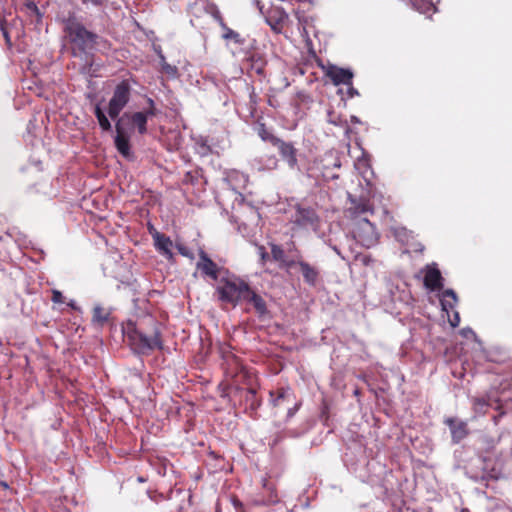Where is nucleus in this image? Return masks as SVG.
<instances>
[{
  "label": "nucleus",
  "instance_id": "72a5a7b5",
  "mask_svg": "<svg viewBox=\"0 0 512 512\" xmlns=\"http://www.w3.org/2000/svg\"><path fill=\"white\" fill-rule=\"evenodd\" d=\"M348 94L350 97H354L355 95H357V91L352 87V85H350L348 88Z\"/></svg>",
  "mask_w": 512,
  "mask_h": 512
},
{
  "label": "nucleus",
  "instance_id": "423d86ee",
  "mask_svg": "<svg viewBox=\"0 0 512 512\" xmlns=\"http://www.w3.org/2000/svg\"><path fill=\"white\" fill-rule=\"evenodd\" d=\"M130 99V86L126 81L119 83L109 101L108 114L111 118H116L122 109L127 105Z\"/></svg>",
  "mask_w": 512,
  "mask_h": 512
},
{
  "label": "nucleus",
  "instance_id": "2eb2a0df",
  "mask_svg": "<svg viewBox=\"0 0 512 512\" xmlns=\"http://www.w3.org/2000/svg\"><path fill=\"white\" fill-rule=\"evenodd\" d=\"M446 424L450 427L452 438L455 442H459L464 439L467 434V424L463 421L456 422L454 419H447Z\"/></svg>",
  "mask_w": 512,
  "mask_h": 512
},
{
  "label": "nucleus",
  "instance_id": "aec40b11",
  "mask_svg": "<svg viewBox=\"0 0 512 512\" xmlns=\"http://www.w3.org/2000/svg\"><path fill=\"white\" fill-rule=\"evenodd\" d=\"M219 22H220L221 27L224 30V34H223L224 39L232 40L238 44H242L244 42V40L241 38L240 34L237 33L236 31L228 28L221 18H220Z\"/></svg>",
  "mask_w": 512,
  "mask_h": 512
},
{
  "label": "nucleus",
  "instance_id": "6e6552de",
  "mask_svg": "<svg viewBox=\"0 0 512 512\" xmlns=\"http://www.w3.org/2000/svg\"><path fill=\"white\" fill-rule=\"evenodd\" d=\"M265 19L275 33H281L288 21V14L281 7H272L265 15Z\"/></svg>",
  "mask_w": 512,
  "mask_h": 512
},
{
  "label": "nucleus",
  "instance_id": "4468645a",
  "mask_svg": "<svg viewBox=\"0 0 512 512\" xmlns=\"http://www.w3.org/2000/svg\"><path fill=\"white\" fill-rule=\"evenodd\" d=\"M226 180L234 191H238L239 189L246 188L249 178L242 172L232 170L228 172Z\"/></svg>",
  "mask_w": 512,
  "mask_h": 512
},
{
  "label": "nucleus",
  "instance_id": "e433bc0d",
  "mask_svg": "<svg viewBox=\"0 0 512 512\" xmlns=\"http://www.w3.org/2000/svg\"><path fill=\"white\" fill-rule=\"evenodd\" d=\"M69 306H71L72 308H75V303H74L73 301H71V302L69 303Z\"/></svg>",
  "mask_w": 512,
  "mask_h": 512
},
{
  "label": "nucleus",
  "instance_id": "c9c22d12",
  "mask_svg": "<svg viewBox=\"0 0 512 512\" xmlns=\"http://www.w3.org/2000/svg\"><path fill=\"white\" fill-rule=\"evenodd\" d=\"M423 250H424V247H423L421 244H419V245L417 246V248H415V251L422 252Z\"/></svg>",
  "mask_w": 512,
  "mask_h": 512
},
{
  "label": "nucleus",
  "instance_id": "39448f33",
  "mask_svg": "<svg viewBox=\"0 0 512 512\" xmlns=\"http://www.w3.org/2000/svg\"><path fill=\"white\" fill-rule=\"evenodd\" d=\"M354 238L364 247L370 248L378 242V233L375 226L365 218L354 223Z\"/></svg>",
  "mask_w": 512,
  "mask_h": 512
},
{
  "label": "nucleus",
  "instance_id": "c85d7f7f",
  "mask_svg": "<svg viewBox=\"0 0 512 512\" xmlns=\"http://www.w3.org/2000/svg\"><path fill=\"white\" fill-rule=\"evenodd\" d=\"M449 322L452 327H457L460 323V317L458 312H454V315L452 318H449Z\"/></svg>",
  "mask_w": 512,
  "mask_h": 512
},
{
  "label": "nucleus",
  "instance_id": "f3484780",
  "mask_svg": "<svg viewBox=\"0 0 512 512\" xmlns=\"http://www.w3.org/2000/svg\"><path fill=\"white\" fill-rule=\"evenodd\" d=\"M457 303V296L453 290H446L442 294L441 298V306L444 311L449 313L450 310H453Z\"/></svg>",
  "mask_w": 512,
  "mask_h": 512
},
{
  "label": "nucleus",
  "instance_id": "0eeeda50",
  "mask_svg": "<svg viewBox=\"0 0 512 512\" xmlns=\"http://www.w3.org/2000/svg\"><path fill=\"white\" fill-rule=\"evenodd\" d=\"M325 75L336 86L338 85H352L354 74L352 70L338 67L336 65H328L323 68Z\"/></svg>",
  "mask_w": 512,
  "mask_h": 512
},
{
  "label": "nucleus",
  "instance_id": "393cba45",
  "mask_svg": "<svg viewBox=\"0 0 512 512\" xmlns=\"http://www.w3.org/2000/svg\"><path fill=\"white\" fill-rule=\"evenodd\" d=\"M271 254L273 259L276 261H282L284 259L283 249L276 244L271 245Z\"/></svg>",
  "mask_w": 512,
  "mask_h": 512
},
{
  "label": "nucleus",
  "instance_id": "f257e3e1",
  "mask_svg": "<svg viewBox=\"0 0 512 512\" xmlns=\"http://www.w3.org/2000/svg\"><path fill=\"white\" fill-rule=\"evenodd\" d=\"M155 115V111L147 110L145 112H134V113H125L119 120L117 121L116 128V136H115V146L118 152L125 158H131V148H130V136L134 128L138 130L140 134H145L147 132V121L149 117Z\"/></svg>",
  "mask_w": 512,
  "mask_h": 512
},
{
  "label": "nucleus",
  "instance_id": "1a4fd4ad",
  "mask_svg": "<svg viewBox=\"0 0 512 512\" xmlns=\"http://www.w3.org/2000/svg\"><path fill=\"white\" fill-rule=\"evenodd\" d=\"M293 222L299 227H313L318 223V216L313 209L297 205L295 207Z\"/></svg>",
  "mask_w": 512,
  "mask_h": 512
},
{
  "label": "nucleus",
  "instance_id": "9b49d317",
  "mask_svg": "<svg viewBox=\"0 0 512 512\" xmlns=\"http://www.w3.org/2000/svg\"><path fill=\"white\" fill-rule=\"evenodd\" d=\"M153 239L155 241V246H156V249L162 254L164 255L167 259H172L173 258V252H172V247H173V243H172V240L163 235V234H160L158 232H156L155 234H153Z\"/></svg>",
  "mask_w": 512,
  "mask_h": 512
},
{
  "label": "nucleus",
  "instance_id": "b1692460",
  "mask_svg": "<svg viewBox=\"0 0 512 512\" xmlns=\"http://www.w3.org/2000/svg\"><path fill=\"white\" fill-rule=\"evenodd\" d=\"M161 68L166 74L170 76H175L177 74V68L168 64L163 56H161Z\"/></svg>",
  "mask_w": 512,
  "mask_h": 512
},
{
  "label": "nucleus",
  "instance_id": "dca6fc26",
  "mask_svg": "<svg viewBox=\"0 0 512 512\" xmlns=\"http://www.w3.org/2000/svg\"><path fill=\"white\" fill-rule=\"evenodd\" d=\"M298 265L300 267V270H301L304 280L308 284L314 285L318 278V271L314 267H312L309 263L304 262V261H299Z\"/></svg>",
  "mask_w": 512,
  "mask_h": 512
},
{
  "label": "nucleus",
  "instance_id": "a878e982",
  "mask_svg": "<svg viewBox=\"0 0 512 512\" xmlns=\"http://www.w3.org/2000/svg\"><path fill=\"white\" fill-rule=\"evenodd\" d=\"M370 206L367 203L359 204L351 209L352 214L357 215L370 211Z\"/></svg>",
  "mask_w": 512,
  "mask_h": 512
},
{
  "label": "nucleus",
  "instance_id": "6ab92c4d",
  "mask_svg": "<svg viewBox=\"0 0 512 512\" xmlns=\"http://www.w3.org/2000/svg\"><path fill=\"white\" fill-rule=\"evenodd\" d=\"M110 313L106 311L101 306H96L93 309V317L92 321L94 324H97L99 326H102L104 323L108 321Z\"/></svg>",
  "mask_w": 512,
  "mask_h": 512
},
{
  "label": "nucleus",
  "instance_id": "f8f14e48",
  "mask_svg": "<svg viewBox=\"0 0 512 512\" xmlns=\"http://www.w3.org/2000/svg\"><path fill=\"white\" fill-rule=\"evenodd\" d=\"M424 284L430 290H436L442 287V276L436 267H427L424 276Z\"/></svg>",
  "mask_w": 512,
  "mask_h": 512
},
{
  "label": "nucleus",
  "instance_id": "bb28decb",
  "mask_svg": "<svg viewBox=\"0 0 512 512\" xmlns=\"http://www.w3.org/2000/svg\"><path fill=\"white\" fill-rule=\"evenodd\" d=\"M289 395L288 390H282L279 392L278 396L273 400L275 406L280 405L281 401Z\"/></svg>",
  "mask_w": 512,
  "mask_h": 512
},
{
  "label": "nucleus",
  "instance_id": "20e7f679",
  "mask_svg": "<svg viewBox=\"0 0 512 512\" xmlns=\"http://www.w3.org/2000/svg\"><path fill=\"white\" fill-rule=\"evenodd\" d=\"M66 33L70 41L81 50L92 47L96 41L95 34L89 32L84 26L74 21L67 23Z\"/></svg>",
  "mask_w": 512,
  "mask_h": 512
},
{
  "label": "nucleus",
  "instance_id": "f03ea898",
  "mask_svg": "<svg viewBox=\"0 0 512 512\" xmlns=\"http://www.w3.org/2000/svg\"><path fill=\"white\" fill-rule=\"evenodd\" d=\"M146 322L152 327L150 332L144 330L142 323L138 327H128L126 332L129 344L138 353H146L150 350L161 348L156 321L152 317H147Z\"/></svg>",
  "mask_w": 512,
  "mask_h": 512
},
{
  "label": "nucleus",
  "instance_id": "cd10ccee",
  "mask_svg": "<svg viewBox=\"0 0 512 512\" xmlns=\"http://www.w3.org/2000/svg\"><path fill=\"white\" fill-rule=\"evenodd\" d=\"M52 301L54 303H62L63 302V295L58 290H52Z\"/></svg>",
  "mask_w": 512,
  "mask_h": 512
},
{
  "label": "nucleus",
  "instance_id": "c756f323",
  "mask_svg": "<svg viewBox=\"0 0 512 512\" xmlns=\"http://www.w3.org/2000/svg\"><path fill=\"white\" fill-rule=\"evenodd\" d=\"M232 504L237 512H245L243 509V504L238 499H233Z\"/></svg>",
  "mask_w": 512,
  "mask_h": 512
},
{
  "label": "nucleus",
  "instance_id": "5701e85b",
  "mask_svg": "<svg viewBox=\"0 0 512 512\" xmlns=\"http://www.w3.org/2000/svg\"><path fill=\"white\" fill-rule=\"evenodd\" d=\"M473 407L477 413H485L488 407V402L483 398H475L473 400Z\"/></svg>",
  "mask_w": 512,
  "mask_h": 512
},
{
  "label": "nucleus",
  "instance_id": "2f4dec72",
  "mask_svg": "<svg viewBox=\"0 0 512 512\" xmlns=\"http://www.w3.org/2000/svg\"><path fill=\"white\" fill-rule=\"evenodd\" d=\"M259 254L263 262H265L269 257L268 253L265 251V248L263 246L259 247Z\"/></svg>",
  "mask_w": 512,
  "mask_h": 512
},
{
  "label": "nucleus",
  "instance_id": "7ed1b4c3",
  "mask_svg": "<svg viewBox=\"0 0 512 512\" xmlns=\"http://www.w3.org/2000/svg\"><path fill=\"white\" fill-rule=\"evenodd\" d=\"M249 289V285L244 280L236 276H229L220 280L216 292L222 302L236 305L247 299Z\"/></svg>",
  "mask_w": 512,
  "mask_h": 512
},
{
  "label": "nucleus",
  "instance_id": "9d476101",
  "mask_svg": "<svg viewBox=\"0 0 512 512\" xmlns=\"http://www.w3.org/2000/svg\"><path fill=\"white\" fill-rule=\"evenodd\" d=\"M199 258L200 259L196 264L197 269L211 279L217 280L219 268L216 263H214L203 250L199 252Z\"/></svg>",
  "mask_w": 512,
  "mask_h": 512
},
{
  "label": "nucleus",
  "instance_id": "473e14b6",
  "mask_svg": "<svg viewBox=\"0 0 512 512\" xmlns=\"http://www.w3.org/2000/svg\"><path fill=\"white\" fill-rule=\"evenodd\" d=\"M83 2V4H88V3H92L94 5H99L101 4V0H81Z\"/></svg>",
  "mask_w": 512,
  "mask_h": 512
},
{
  "label": "nucleus",
  "instance_id": "412c9836",
  "mask_svg": "<svg viewBox=\"0 0 512 512\" xmlns=\"http://www.w3.org/2000/svg\"><path fill=\"white\" fill-rule=\"evenodd\" d=\"M95 116L103 130L108 131L111 129V124L99 105L95 107Z\"/></svg>",
  "mask_w": 512,
  "mask_h": 512
},
{
  "label": "nucleus",
  "instance_id": "ddd939ff",
  "mask_svg": "<svg viewBox=\"0 0 512 512\" xmlns=\"http://www.w3.org/2000/svg\"><path fill=\"white\" fill-rule=\"evenodd\" d=\"M274 146L278 147L281 156L287 161L291 168H295L297 166L296 149L292 144L279 139V143H276Z\"/></svg>",
  "mask_w": 512,
  "mask_h": 512
},
{
  "label": "nucleus",
  "instance_id": "4be33fe9",
  "mask_svg": "<svg viewBox=\"0 0 512 512\" xmlns=\"http://www.w3.org/2000/svg\"><path fill=\"white\" fill-rule=\"evenodd\" d=\"M258 134L262 138V140L269 141L273 145L279 143V138L275 137L272 133H270L264 125H261L259 127Z\"/></svg>",
  "mask_w": 512,
  "mask_h": 512
},
{
  "label": "nucleus",
  "instance_id": "a211bd4d",
  "mask_svg": "<svg viewBox=\"0 0 512 512\" xmlns=\"http://www.w3.org/2000/svg\"><path fill=\"white\" fill-rule=\"evenodd\" d=\"M248 301L253 304L254 308L260 313L264 314L266 312V304L261 296L256 294L251 288L249 289V295L247 296Z\"/></svg>",
  "mask_w": 512,
  "mask_h": 512
},
{
  "label": "nucleus",
  "instance_id": "7c9ffc66",
  "mask_svg": "<svg viewBox=\"0 0 512 512\" xmlns=\"http://www.w3.org/2000/svg\"><path fill=\"white\" fill-rule=\"evenodd\" d=\"M177 249L179 251V253L183 256H186V257H192L189 253V250L183 246V245H177Z\"/></svg>",
  "mask_w": 512,
  "mask_h": 512
},
{
  "label": "nucleus",
  "instance_id": "f704fd0d",
  "mask_svg": "<svg viewBox=\"0 0 512 512\" xmlns=\"http://www.w3.org/2000/svg\"><path fill=\"white\" fill-rule=\"evenodd\" d=\"M148 104H149V107H150L148 110H153L154 111V101L151 98L148 99Z\"/></svg>",
  "mask_w": 512,
  "mask_h": 512
},
{
  "label": "nucleus",
  "instance_id": "4c0bfd02",
  "mask_svg": "<svg viewBox=\"0 0 512 512\" xmlns=\"http://www.w3.org/2000/svg\"><path fill=\"white\" fill-rule=\"evenodd\" d=\"M430 8H433V4L432 3H429V5L427 7V10H429Z\"/></svg>",
  "mask_w": 512,
  "mask_h": 512
}]
</instances>
